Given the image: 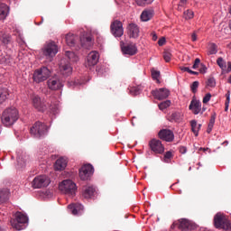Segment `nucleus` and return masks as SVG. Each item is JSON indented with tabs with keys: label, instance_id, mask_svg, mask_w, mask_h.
I'll list each match as a JSON object with an SVG mask.
<instances>
[{
	"label": "nucleus",
	"instance_id": "10",
	"mask_svg": "<svg viewBox=\"0 0 231 231\" xmlns=\"http://www.w3.org/2000/svg\"><path fill=\"white\" fill-rule=\"evenodd\" d=\"M110 32L114 37H122L124 33L122 22L115 20L112 24H110Z\"/></svg>",
	"mask_w": 231,
	"mask_h": 231
},
{
	"label": "nucleus",
	"instance_id": "61",
	"mask_svg": "<svg viewBox=\"0 0 231 231\" xmlns=\"http://www.w3.org/2000/svg\"><path fill=\"white\" fill-rule=\"evenodd\" d=\"M228 27H229L230 30H231V20H230V22L228 23Z\"/></svg>",
	"mask_w": 231,
	"mask_h": 231
},
{
	"label": "nucleus",
	"instance_id": "44",
	"mask_svg": "<svg viewBox=\"0 0 231 231\" xmlns=\"http://www.w3.org/2000/svg\"><path fill=\"white\" fill-rule=\"evenodd\" d=\"M199 81H194L192 85H190V91H192L193 94L197 93V89L199 88Z\"/></svg>",
	"mask_w": 231,
	"mask_h": 231
},
{
	"label": "nucleus",
	"instance_id": "51",
	"mask_svg": "<svg viewBox=\"0 0 231 231\" xmlns=\"http://www.w3.org/2000/svg\"><path fill=\"white\" fill-rule=\"evenodd\" d=\"M199 71L201 74L207 73V66H205L204 64H201Z\"/></svg>",
	"mask_w": 231,
	"mask_h": 231
},
{
	"label": "nucleus",
	"instance_id": "35",
	"mask_svg": "<svg viewBox=\"0 0 231 231\" xmlns=\"http://www.w3.org/2000/svg\"><path fill=\"white\" fill-rule=\"evenodd\" d=\"M217 53V46L216 45V43L209 44L208 55H216Z\"/></svg>",
	"mask_w": 231,
	"mask_h": 231
},
{
	"label": "nucleus",
	"instance_id": "2",
	"mask_svg": "<svg viewBox=\"0 0 231 231\" xmlns=\"http://www.w3.org/2000/svg\"><path fill=\"white\" fill-rule=\"evenodd\" d=\"M42 56L46 58L50 62L52 61V59L59 52V46L53 42H49L44 44L42 49Z\"/></svg>",
	"mask_w": 231,
	"mask_h": 231
},
{
	"label": "nucleus",
	"instance_id": "50",
	"mask_svg": "<svg viewBox=\"0 0 231 231\" xmlns=\"http://www.w3.org/2000/svg\"><path fill=\"white\" fill-rule=\"evenodd\" d=\"M188 3V0H180V4H178V10H181L180 9V7H184V5H186Z\"/></svg>",
	"mask_w": 231,
	"mask_h": 231
},
{
	"label": "nucleus",
	"instance_id": "49",
	"mask_svg": "<svg viewBox=\"0 0 231 231\" xmlns=\"http://www.w3.org/2000/svg\"><path fill=\"white\" fill-rule=\"evenodd\" d=\"M226 111L228 110V103H230V92L226 93Z\"/></svg>",
	"mask_w": 231,
	"mask_h": 231
},
{
	"label": "nucleus",
	"instance_id": "53",
	"mask_svg": "<svg viewBox=\"0 0 231 231\" xmlns=\"http://www.w3.org/2000/svg\"><path fill=\"white\" fill-rule=\"evenodd\" d=\"M188 149L184 146L180 147V153L185 154L187 152Z\"/></svg>",
	"mask_w": 231,
	"mask_h": 231
},
{
	"label": "nucleus",
	"instance_id": "52",
	"mask_svg": "<svg viewBox=\"0 0 231 231\" xmlns=\"http://www.w3.org/2000/svg\"><path fill=\"white\" fill-rule=\"evenodd\" d=\"M157 44H159V46H164V44H165V38L159 39V41L157 42Z\"/></svg>",
	"mask_w": 231,
	"mask_h": 231
},
{
	"label": "nucleus",
	"instance_id": "47",
	"mask_svg": "<svg viewBox=\"0 0 231 231\" xmlns=\"http://www.w3.org/2000/svg\"><path fill=\"white\" fill-rule=\"evenodd\" d=\"M211 100V94L208 93L206 94L205 97H203V104H208Z\"/></svg>",
	"mask_w": 231,
	"mask_h": 231
},
{
	"label": "nucleus",
	"instance_id": "32",
	"mask_svg": "<svg viewBox=\"0 0 231 231\" xmlns=\"http://www.w3.org/2000/svg\"><path fill=\"white\" fill-rule=\"evenodd\" d=\"M9 197L10 191L8 189H0V204H4L5 202L8 201Z\"/></svg>",
	"mask_w": 231,
	"mask_h": 231
},
{
	"label": "nucleus",
	"instance_id": "58",
	"mask_svg": "<svg viewBox=\"0 0 231 231\" xmlns=\"http://www.w3.org/2000/svg\"><path fill=\"white\" fill-rule=\"evenodd\" d=\"M188 73L190 74V75H194V76L199 75V72H195L194 70L189 71Z\"/></svg>",
	"mask_w": 231,
	"mask_h": 231
},
{
	"label": "nucleus",
	"instance_id": "13",
	"mask_svg": "<svg viewBox=\"0 0 231 231\" xmlns=\"http://www.w3.org/2000/svg\"><path fill=\"white\" fill-rule=\"evenodd\" d=\"M121 52L125 55L134 56L137 53V47L134 43H121Z\"/></svg>",
	"mask_w": 231,
	"mask_h": 231
},
{
	"label": "nucleus",
	"instance_id": "3",
	"mask_svg": "<svg viewBox=\"0 0 231 231\" xmlns=\"http://www.w3.org/2000/svg\"><path fill=\"white\" fill-rule=\"evenodd\" d=\"M11 226L16 231H22L27 227L28 217L21 212H17L14 219L10 221Z\"/></svg>",
	"mask_w": 231,
	"mask_h": 231
},
{
	"label": "nucleus",
	"instance_id": "64",
	"mask_svg": "<svg viewBox=\"0 0 231 231\" xmlns=\"http://www.w3.org/2000/svg\"><path fill=\"white\" fill-rule=\"evenodd\" d=\"M0 231H5V229L2 226H0Z\"/></svg>",
	"mask_w": 231,
	"mask_h": 231
},
{
	"label": "nucleus",
	"instance_id": "40",
	"mask_svg": "<svg viewBox=\"0 0 231 231\" xmlns=\"http://www.w3.org/2000/svg\"><path fill=\"white\" fill-rule=\"evenodd\" d=\"M154 0H135V3L137 4V5L139 6H145V5H152V3L153 2Z\"/></svg>",
	"mask_w": 231,
	"mask_h": 231
},
{
	"label": "nucleus",
	"instance_id": "34",
	"mask_svg": "<svg viewBox=\"0 0 231 231\" xmlns=\"http://www.w3.org/2000/svg\"><path fill=\"white\" fill-rule=\"evenodd\" d=\"M8 89L5 88H0V105L4 104L8 97Z\"/></svg>",
	"mask_w": 231,
	"mask_h": 231
},
{
	"label": "nucleus",
	"instance_id": "26",
	"mask_svg": "<svg viewBox=\"0 0 231 231\" xmlns=\"http://www.w3.org/2000/svg\"><path fill=\"white\" fill-rule=\"evenodd\" d=\"M28 155L25 153H22L17 157V166L21 169L24 168L27 165Z\"/></svg>",
	"mask_w": 231,
	"mask_h": 231
},
{
	"label": "nucleus",
	"instance_id": "16",
	"mask_svg": "<svg viewBox=\"0 0 231 231\" xmlns=\"http://www.w3.org/2000/svg\"><path fill=\"white\" fill-rule=\"evenodd\" d=\"M99 60V53L97 51H93L88 53L87 57V62L85 63L86 67H93L96 66Z\"/></svg>",
	"mask_w": 231,
	"mask_h": 231
},
{
	"label": "nucleus",
	"instance_id": "18",
	"mask_svg": "<svg viewBox=\"0 0 231 231\" xmlns=\"http://www.w3.org/2000/svg\"><path fill=\"white\" fill-rule=\"evenodd\" d=\"M159 139L165 141L167 143H171L174 139L173 132L167 129H162L159 131Z\"/></svg>",
	"mask_w": 231,
	"mask_h": 231
},
{
	"label": "nucleus",
	"instance_id": "19",
	"mask_svg": "<svg viewBox=\"0 0 231 231\" xmlns=\"http://www.w3.org/2000/svg\"><path fill=\"white\" fill-rule=\"evenodd\" d=\"M217 63L218 68L222 69V73L231 72V61L226 62L222 57H218Z\"/></svg>",
	"mask_w": 231,
	"mask_h": 231
},
{
	"label": "nucleus",
	"instance_id": "42",
	"mask_svg": "<svg viewBox=\"0 0 231 231\" xmlns=\"http://www.w3.org/2000/svg\"><path fill=\"white\" fill-rule=\"evenodd\" d=\"M10 42H11L10 34H4V35H2V42H4V44H9Z\"/></svg>",
	"mask_w": 231,
	"mask_h": 231
},
{
	"label": "nucleus",
	"instance_id": "41",
	"mask_svg": "<svg viewBox=\"0 0 231 231\" xmlns=\"http://www.w3.org/2000/svg\"><path fill=\"white\" fill-rule=\"evenodd\" d=\"M171 60V53L169 51H163V60L170 63Z\"/></svg>",
	"mask_w": 231,
	"mask_h": 231
},
{
	"label": "nucleus",
	"instance_id": "33",
	"mask_svg": "<svg viewBox=\"0 0 231 231\" xmlns=\"http://www.w3.org/2000/svg\"><path fill=\"white\" fill-rule=\"evenodd\" d=\"M190 127L195 136H199V131H200L201 125H198L197 121H190Z\"/></svg>",
	"mask_w": 231,
	"mask_h": 231
},
{
	"label": "nucleus",
	"instance_id": "28",
	"mask_svg": "<svg viewBox=\"0 0 231 231\" xmlns=\"http://www.w3.org/2000/svg\"><path fill=\"white\" fill-rule=\"evenodd\" d=\"M152 10H144L143 12H142V14H140V20H142L143 22H148L152 20Z\"/></svg>",
	"mask_w": 231,
	"mask_h": 231
},
{
	"label": "nucleus",
	"instance_id": "24",
	"mask_svg": "<svg viewBox=\"0 0 231 231\" xmlns=\"http://www.w3.org/2000/svg\"><path fill=\"white\" fill-rule=\"evenodd\" d=\"M96 192H97V189L93 186H87L83 188V198L89 199L93 196H95Z\"/></svg>",
	"mask_w": 231,
	"mask_h": 231
},
{
	"label": "nucleus",
	"instance_id": "37",
	"mask_svg": "<svg viewBox=\"0 0 231 231\" xmlns=\"http://www.w3.org/2000/svg\"><path fill=\"white\" fill-rule=\"evenodd\" d=\"M129 94L133 97H136L140 95V87H131L129 88Z\"/></svg>",
	"mask_w": 231,
	"mask_h": 231
},
{
	"label": "nucleus",
	"instance_id": "39",
	"mask_svg": "<svg viewBox=\"0 0 231 231\" xmlns=\"http://www.w3.org/2000/svg\"><path fill=\"white\" fill-rule=\"evenodd\" d=\"M184 19L186 20H191L194 18V12L191 10H186L183 14Z\"/></svg>",
	"mask_w": 231,
	"mask_h": 231
},
{
	"label": "nucleus",
	"instance_id": "7",
	"mask_svg": "<svg viewBox=\"0 0 231 231\" xmlns=\"http://www.w3.org/2000/svg\"><path fill=\"white\" fill-rule=\"evenodd\" d=\"M50 76L51 70H49L47 67H42L40 69L34 70L33 80L36 83L44 82L45 80H48Z\"/></svg>",
	"mask_w": 231,
	"mask_h": 231
},
{
	"label": "nucleus",
	"instance_id": "4",
	"mask_svg": "<svg viewBox=\"0 0 231 231\" xmlns=\"http://www.w3.org/2000/svg\"><path fill=\"white\" fill-rule=\"evenodd\" d=\"M30 134L36 139L44 137L48 134V125L37 121L34 123L33 126L30 128Z\"/></svg>",
	"mask_w": 231,
	"mask_h": 231
},
{
	"label": "nucleus",
	"instance_id": "30",
	"mask_svg": "<svg viewBox=\"0 0 231 231\" xmlns=\"http://www.w3.org/2000/svg\"><path fill=\"white\" fill-rule=\"evenodd\" d=\"M9 8L5 4H0V21H4L8 16Z\"/></svg>",
	"mask_w": 231,
	"mask_h": 231
},
{
	"label": "nucleus",
	"instance_id": "5",
	"mask_svg": "<svg viewBox=\"0 0 231 231\" xmlns=\"http://www.w3.org/2000/svg\"><path fill=\"white\" fill-rule=\"evenodd\" d=\"M214 227L217 229H223L226 231L231 230V222L226 219V217L221 213L216 214L214 216Z\"/></svg>",
	"mask_w": 231,
	"mask_h": 231
},
{
	"label": "nucleus",
	"instance_id": "22",
	"mask_svg": "<svg viewBox=\"0 0 231 231\" xmlns=\"http://www.w3.org/2000/svg\"><path fill=\"white\" fill-rule=\"evenodd\" d=\"M189 110L192 111L194 115H199L201 112V103L200 101L192 100L190 105H189Z\"/></svg>",
	"mask_w": 231,
	"mask_h": 231
},
{
	"label": "nucleus",
	"instance_id": "6",
	"mask_svg": "<svg viewBox=\"0 0 231 231\" xmlns=\"http://www.w3.org/2000/svg\"><path fill=\"white\" fill-rule=\"evenodd\" d=\"M60 191L68 196H74L76 193V183L71 180H65L59 184Z\"/></svg>",
	"mask_w": 231,
	"mask_h": 231
},
{
	"label": "nucleus",
	"instance_id": "31",
	"mask_svg": "<svg viewBox=\"0 0 231 231\" xmlns=\"http://www.w3.org/2000/svg\"><path fill=\"white\" fill-rule=\"evenodd\" d=\"M183 120V114L180 112H175L170 116L169 121L173 123H180Z\"/></svg>",
	"mask_w": 231,
	"mask_h": 231
},
{
	"label": "nucleus",
	"instance_id": "20",
	"mask_svg": "<svg viewBox=\"0 0 231 231\" xmlns=\"http://www.w3.org/2000/svg\"><path fill=\"white\" fill-rule=\"evenodd\" d=\"M140 30L139 26L135 23H129L127 25V34L129 38L137 39L139 37Z\"/></svg>",
	"mask_w": 231,
	"mask_h": 231
},
{
	"label": "nucleus",
	"instance_id": "43",
	"mask_svg": "<svg viewBox=\"0 0 231 231\" xmlns=\"http://www.w3.org/2000/svg\"><path fill=\"white\" fill-rule=\"evenodd\" d=\"M206 86H208L209 88L216 87V80L214 79V78H209L208 79V81H206Z\"/></svg>",
	"mask_w": 231,
	"mask_h": 231
},
{
	"label": "nucleus",
	"instance_id": "46",
	"mask_svg": "<svg viewBox=\"0 0 231 231\" xmlns=\"http://www.w3.org/2000/svg\"><path fill=\"white\" fill-rule=\"evenodd\" d=\"M216 122V113H213L211 116V118L209 119V123L208 124V126H214V123Z\"/></svg>",
	"mask_w": 231,
	"mask_h": 231
},
{
	"label": "nucleus",
	"instance_id": "59",
	"mask_svg": "<svg viewBox=\"0 0 231 231\" xmlns=\"http://www.w3.org/2000/svg\"><path fill=\"white\" fill-rule=\"evenodd\" d=\"M73 54L71 51H66V56H68V58L71 57Z\"/></svg>",
	"mask_w": 231,
	"mask_h": 231
},
{
	"label": "nucleus",
	"instance_id": "25",
	"mask_svg": "<svg viewBox=\"0 0 231 231\" xmlns=\"http://www.w3.org/2000/svg\"><path fill=\"white\" fill-rule=\"evenodd\" d=\"M60 72L61 75H63V77H65V78L71 76V73H72L71 65H69V63L60 65Z\"/></svg>",
	"mask_w": 231,
	"mask_h": 231
},
{
	"label": "nucleus",
	"instance_id": "11",
	"mask_svg": "<svg viewBox=\"0 0 231 231\" xmlns=\"http://www.w3.org/2000/svg\"><path fill=\"white\" fill-rule=\"evenodd\" d=\"M91 174H93V166H91L90 164L83 165L82 168L79 170V177L83 181L88 180Z\"/></svg>",
	"mask_w": 231,
	"mask_h": 231
},
{
	"label": "nucleus",
	"instance_id": "17",
	"mask_svg": "<svg viewBox=\"0 0 231 231\" xmlns=\"http://www.w3.org/2000/svg\"><path fill=\"white\" fill-rule=\"evenodd\" d=\"M179 226L178 228L181 229V231H192L195 229V225L191 221L186 219V218H181L178 220Z\"/></svg>",
	"mask_w": 231,
	"mask_h": 231
},
{
	"label": "nucleus",
	"instance_id": "62",
	"mask_svg": "<svg viewBox=\"0 0 231 231\" xmlns=\"http://www.w3.org/2000/svg\"><path fill=\"white\" fill-rule=\"evenodd\" d=\"M228 83L231 84V75L230 78H228Z\"/></svg>",
	"mask_w": 231,
	"mask_h": 231
},
{
	"label": "nucleus",
	"instance_id": "8",
	"mask_svg": "<svg viewBox=\"0 0 231 231\" xmlns=\"http://www.w3.org/2000/svg\"><path fill=\"white\" fill-rule=\"evenodd\" d=\"M50 183L51 180H49L48 176L40 175L34 178L33 181L32 182V186L33 187V189H42L48 187Z\"/></svg>",
	"mask_w": 231,
	"mask_h": 231
},
{
	"label": "nucleus",
	"instance_id": "38",
	"mask_svg": "<svg viewBox=\"0 0 231 231\" xmlns=\"http://www.w3.org/2000/svg\"><path fill=\"white\" fill-rule=\"evenodd\" d=\"M171 106V100L163 101L162 103L158 105L159 110L164 111V109H167Z\"/></svg>",
	"mask_w": 231,
	"mask_h": 231
},
{
	"label": "nucleus",
	"instance_id": "48",
	"mask_svg": "<svg viewBox=\"0 0 231 231\" xmlns=\"http://www.w3.org/2000/svg\"><path fill=\"white\" fill-rule=\"evenodd\" d=\"M199 65H200V59H195L194 65L192 66L193 69H199Z\"/></svg>",
	"mask_w": 231,
	"mask_h": 231
},
{
	"label": "nucleus",
	"instance_id": "23",
	"mask_svg": "<svg viewBox=\"0 0 231 231\" xmlns=\"http://www.w3.org/2000/svg\"><path fill=\"white\" fill-rule=\"evenodd\" d=\"M68 208H69L70 213H72V215L74 216H78L80 215V212L82 210H84V206H82V204H71L68 206Z\"/></svg>",
	"mask_w": 231,
	"mask_h": 231
},
{
	"label": "nucleus",
	"instance_id": "55",
	"mask_svg": "<svg viewBox=\"0 0 231 231\" xmlns=\"http://www.w3.org/2000/svg\"><path fill=\"white\" fill-rule=\"evenodd\" d=\"M190 38L192 39V42H196L197 41V33L195 32H192V34L190 35Z\"/></svg>",
	"mask_w": 231,
	"mask_h": 231
},
{
	"label": "nucleus",
	"instance_id": "27",
	"mask_svg": "<svg viewBox=\"0 0 231 231\" xmlns=\"http://www.w3.org/2000/svg\"><path fill=\"white\" fill-rule=\"evenodd\" d=\"M80 44L85 49H90L92 44H93L92 42H91V36H82V37H80Z\"/></svg>",
	"mask_w": 231,
	"mask_h": 231
},
{
	"label": "nucleus",
	"instance_id": "9",
	"mask_svg": "<svg viewBox=\"0 0 231 231\" xmlns=\"http://www.w3.org/2000/svg\"><path fill=\"white\" fill-rule=\"evenodd\" d=\"M47 87L52 91L60 90L63 88V83L59 76L52 77L47 80Z\"/></svg>",
	"mask_w": 231,
	"mask_h": 231
},
{
	"label": "nucleus",
	"instance_id": "14",
	"mask_svg": "<svg viewBox=\"0 0 231 231\" xmlns=\"http://www.w3.org/2000/svg\"><path fill=\"white\" fill-rule=\"evenodd\" d=\"M150 148L154 154H162L164 153V145L161 141L152 139L150 141Z\"/></svg>",
	"mask_w": 231,
	"mask_h": 231
},
{
	"label": "nucleus",
	"instance_id": "54",
	"mask_svg": "<svg viewBox=\"0 0 231 231\" xmlns=\"http://www.w3.org/2000/svg\"><path fill=\"white\" fill-rule=\"evenodd\" d=\"M180 69H181L182 72H189L192 71L188 67H180Z\"/></svg>",
	"mask_w": 231,
	"mask_h": 231
},
{
	"label": "nucleus",
	"instance_id": "29",
	"mask_svg": "<svg viewBox=\"0 0 231 231\" xmlns=\"http://www.w3.org/2000/svg\"><path fill=\"white\" fill-rule=\"evenodd\" d=\"M65 39L66 44H68V46L74 47V45L76 44V41H78V36L71 33H68L66 34Z\"/></svg>",
	"mask_w": 231,
	"mask_h": 231
},
{
	"label": "nucleus",
	"instance_id": "45",
	"mask_svg": "<svg viewBox=\"0 0 231 231\" xmlns=\"http://www.w3.org/2000/svg\"><path fill=\"white\" fill-rule=\"evenodd\" d=\"M159 76H160V72L158 70H152V78L154 80H157V82L159 81Z\"/></svg>",
	"mask_w": 231,
	"mask_h": 231
},
{
	"label": "nucleus",
	"instance_id": "60",
	"mask_svg": "<svg viewBox=\"0 0 231 231\" xmlns=\"http://www.w3.org/2000/svg\"><path fill=\"white\" fill-rule=\"evenodd\" d=\"M74 84L75 85H80L81 83H79V81H75Z\"/></svg>",
	"mask_w": 231,
	"mask_h": 231
},
{
	"label": "nucleus",
	"instance_id": "1",
	"mask_svg": "<svg viewBox=\"0 0 231 231\" xmlns=\"http://www.w3.org/2000/svg\"><path fill=\"white\" fill-rule=\"evenodd\" d=\"M17 119H19V112L14 107L7 108L2 114V124L5 126L10 127L16 123Z\"/></svg>",
	"mask_w": 231,
	"mask_h": 231
},
{
	"label": "nucleus",
	"instance_id": "63",
	"mask_svg": "<svg viewBox=\"0 0 231 231\" xmlns=\"http://www.w3.org/2000/svg\"><path fill=\"white\" fill-rule=\"evenodd\" d=\"M228 13L231 14V5L230 8L228 9Z\"/></svg>",
	"mask_w": 231,
	"mask_h": 231
},
{
	"label": "nucleus",
	"instance_id": "21",
	"mask_svg": "<svg viewBox=\"0 0 231 231\" xmlns=\"http://www.w3.org/2000/svg\"><path fill=\"white\" fill-rule=\"evenodd\" d=\"M68 164V160L66 158H59L55 162V164L53 165V169L57 171H65L66 165Z\"/></svg>",
	"mask_w": 231,
	"mask_h": 231
},
{
	"label": "nucleus",
	"instance_id": "36",
	"mask_svg": "<svg viewBox=\"0 0 231 231\" xmlns=\"http://www.w3.org/2000/svg\"><path fill=\"white\" fill-rule=\"evenodd\" d=\"M171 158H173V154L171 153V152H166L165 154H163L162 162L165 163H171Z\"/></svg>",
	"mask_w": 231,
	"mask_h": 231
},
{
	"label": "nucleus",
	"instance_id": "57",
	"mask_svg": "<svg viewBox=\"0 0 231 231\" xmlns=\"http://www.w3.org/2000/svg\"><path fill=\"white\" fill-rule=\"evenodd\" d=\"M152 41H154V42L158 41V35H156V33L152 32Z\"/></svg>",
	"mask_w": 231,
	"mask_h": 231
},
{
	"label": "nucleus",
	"instance_id": "56",
	"mask_svg": "<svg viewBox=\"0 0 231 231\" xmlns=\"http://www.w3.org/2000/svg\"><path fill=\"white\" fill-rule=\"evenodd\" d=\"M213 126H214V125H208V128H207V130H206V133L210 134L211 131L213 130Z\"/></svg>",
	"mask_w": 231,
	"mask_h": 231
},
{
	"label": "nucleus",
	"instance_id": "12",
	"mask_svg": "<svg viewBox=\"0 0 231 231\" xmlns=\"http://www.w3.org/2000/svg\"><path fill=\"white\" fill-rule=\"evenodd\" d=\"M32 104L33 105L34 109L38 110V112H44L48 109L46 103L42 102L37 95L32 96Z\"/></svg>",
	"mask_w": 231,
	"mask_h": 231
},
{
	"label": "nucleus",
	"instance_id": "15",
	"mask_svg": "<svg viewBox=\"0 0 231 231\" xmlns=\"http://www.w3.org/2000/svg\"><path fill=\"white\" fill-rule=\"evenodd\" d=\"M152 95L156 100L161 101L169 97V96L171 95V92L167 88H159L157 90H152Z\"/></svg>",
	"mask_w": 231,
	"mask_h": 231
}]
</instances>
